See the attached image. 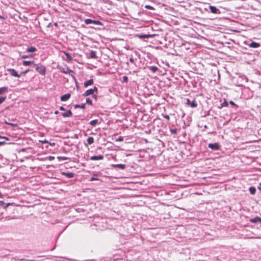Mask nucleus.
<instances>
[{"mask_svg": "<svg viewBox=\"0 0 261 261\" xmlns=\"http://www.w3.org/2000/svg\"><path fill=\"white\" fill-rule=\"evenodd\" d=\"M33 67L35 68V70L42 75H45L46 71L45 66L41 63L34 64Z\"/></svg>", "mask_w": 261, "mask_h": 261, "instance_id": "nucleus-1", "label": "nucleus"}, {"mask_svg": "<svg viewBox=\"0 0 261 261\" xmlns=\"http://www.w3.org/2000/svg\"><path fill=\"white\" fill-rule=\"evenodd\" d=\"M59 69L62 73L65 74H69L74 80H76L75 77L73 75V74L74 73V72L73 70L69 69L68 67L66 68H64L63 67H59Z\"/></svg>", "mask_w": 261, "mask_h": 261, "instance_id": "nucleus-2", "label": "nucleus"}, {"mask_svg": "<svg viewBox=\"0 0 261 261\" xmlns=\"http://www.w3.org/2000/svg\"><path fill=\"white\" fill-rule=\"evenodd\" d=\"M86 24H94V25H102V23L99 20H92L91 19H86L84 21Z\"/></svg>", "mask_w": 261, "mask_h": 261, "instance_id": "nucleus-3", "label": "nucleus"}, {"mask_svg": "<svg viewBox=\"0 0 261 261\" xmlns=\"http://www.w3.org/2000/svg\"><path fill=\"white\" fill-rule=\"evenodd\" d=\"M208 148H211L213 150H219L221 149V146L218 143H210L208 145Z\"/></svg>", "mask_w": 261, "mask_h": 261, "instance_id": "nucleus-4", "label": "nucleus"}, {"mask_svg": "<svg viewBox=\"0 0 261 261\" xmlns=\"http://www.w3.org/2000/svg\"><path fill=\"white\" fill-rule=\"evenodd\" d=\"M209 9L210 12L213 14H220L221 13L220 10L215 6H209Z\"/></svg>", "mask_w": 261, "mask_h": 261, "instance_id": "nucleus-5", "label": "nucleus"}, {"mask_svg": "<svg viewBox=\"0 0 261 261\" xmlns=\"http://www.w3.org/2000/svg\"><path fill=\"white\" fill-rule=\"evenodd\" d=\"M8 71L9 72V73L15 77H19L21 76V74H18L17 72L14 69H8Z\"/></svg>", "mask_w": 261, "mask_h": 261, "instance_id": "nucleus-6", "label": "nucleus"}, {"mask_svg": "<svg viewBox=\"0 0 261 261\" xmlns=\"http://www.w3.org/2000/svg\"><path fill=\"white\" fill-rule=\"evenodd\" d=\"M186 103L189 106H190L192 108H196L197 106V104L196 103L195 100H193L192 101H191V100L188 98L187 99Z\"/></svg>", "mask_w": 261, "mask_h": 261, "instance_id": "nucleus-7", "label": "nucleus"}, {"mask_svg": "<svg viewBox=\"0 0 261 261\" xmlns=\"http://www.w3.org/2000/svg\"><path fill=\"white\" fill-rule=\"evenodd\" d=\"M62 174L69 178H73L75 176V174L72 172H62Z\"/></svg>", "mask_w": 261, "mask_h": 261, "instance_id": "nucleus-8", "label": "nucleus"}, {"mask_svg": "<svg viewBox=\"0 0 261 261\" xmlns=\"http://www.w3.org/2000/svg\"><path fill=\"white\" fill-rule=\"evenodd\" d=\"M71 96V94L69 93L62 95L61 97V100L62 101H66L68 100Z\"/></svg>", "mask_w": 261, "mask_h": 261, "instance_id": "nucleus-9", "label": "nucleus"}, {"mask_svg": "<svg viewBox=\"0 0 261 261\" xmlns=\"http://www.w3.org/2000/svg\"><path fill=\"white\" fill-rule=\"evenodd\" d=\"M248 46L251 48H258L260 46V44L259 43L255 42H252L248 44Z\"/></svg>", "mask_w": 261, "mask_h": 261, "instance_id": "nucleus-10", "label": "nucleus"}, {"mask_svg": "<svg viewBox=\"0 0 261 261\" xmlns=\"http://www.w3.org/2000/svg\"><path fill=\"white\" fill-rule=\"evenodd\" d=\"M103 159V155H93L90 157V160L92 161L95 160H101Z\"/></svg>", "mask_w": 261, "mask_h": 261, "instance_id": "nucleus-11", "label": "nucleus"}, {"mask_svg": "<svg viewBox=\"0 0 261 261\" xmlns=\"http://www.w3.org/2000/svg\"><path fill=\"white\" fill-rule=\"evenodd\" d=\"M63 117H70L72 116V113L70 110H68L66 112L62 113Z\"/></svg>", "mask_w": 261, "mask_h": 261, "instance_id": "nucleus-12", "label": "nucleus"}, {"mask_svg": "<svg viewBox=\"0 0 261 261\" xmlns=\"http://www.w3.org/2000/svg\"><path fill=\"white\" fill-rule=\"evenodd\" d=\"M89 57L90 58H92V59H97L98 57L96 56V51L92 50H90V51L89 53Z\"/></svg>", "mask_w": 261, "mask_h": 261, "instance_id": "nucleus-13", "label": "nucleus"}, {"mask_svg": "<svg viewBox=\"0 0 261 261\" xmlns=\"http://www.w3.org/2000/svg\"><path fill=\"white\" fill-rule=\"evenodd\" d=\"M112 167L114 168H118L121 169H124L126 168V165L125 164H113Z\"/></svg>", "mask_w": 261, "mask_h": 261, "instance_id": "nucleus-14", "label": "nucleus"}, {"mask_svg": "<svg viewBox=\"0 0 261 261\" xmlns=\"http://www.w3.org/2000/svg\"><path fill=\"white\" fill-rule=\"evenodd\" d=\"M93 80L92 79H90L86 82H84V87H88L89 86H90L91 85H92L93 84Z\"/></svg>", "mask_w": 261, "mask_h": 261, "instance_id": "nucleus-15", "label": "nucleus"}, {"mask_svg": "<svg viewBox=\"0 0 261 261\" xmlns=\"http://www.w3.org/2000/svg\"><path fill=\"white\" fill-rule=\"evenodd\" d=\"M93 94V93L92 89H89L86 90L85 92V93L83 94V96H89L90 95H92Z\"/></svg>", "mask_w": 261, "mask_h": 261, "instance_id": "nucleus-16", "label": "nucleus"}, {"mask_svg": "<svg viewBox=\"0 0 261 261\" xmlns=\"http://www.w3.org/2000/svg\"><path fill=\"white\" fill-rule=\"evenodd\" d=\"M137 37H138L140 39H145V38H148L150 37V35H145V34H137L136 35Z\"/></svg>", "mask_w": 261, "mask_h": 261, "instance_id": "nucleus-17", "label": "nucleus"}, {"mask_svg": "<svg viewBox=\"0 0 261 261\" xmlns=\"http://www.w3.org/2000/svg\"><path fill=\"white\" fill-rule=\"evenodd\" d=\"M147 68L153 73H155L158 70V68L155 66H147Z\"/></svg>", "mask_w": 261, "mask_h": 261, "instance_id": "nucleus-18", "label": "nucleus"}, {"mask_svg": "<svg viewBox=\"0 0 261 261\" xmlns=\"http://www.w3.org/2000/svg\"><path fill=\"white\" fill-rule=\"evenodd\" d=\"M250 222L251 223H257V222H258L261 221V218H259L258 217H254V218H252L251 219H250Z\"/></svg>", "mask_w": 261, "mask_h": 261, "instance_id": "nucleus-19", "label": "nucleus"}, {"mask_svg": "<svg viewBox=\"0 0 261 261\" xmlns=\"http://www.w3.org/2000/svg\"><path fill=\"white\" fill-rule=\"evenodd\" d=\"M22 64L24 66H29V65H30L31 64H33L34 65V61H23V62H22Z\"/></svg>", "mask_w": 261, "mask_h": 261, "instance_id": "nucleus-20", "label": "nucleus"}, {"mask_svg": "<svg viewBox=\"0 0 261 261\" xmlns=\"http://www.w3.org/2000/svg\"><path fill=\"white\" fill-rule=\"evenodd\" d=\"M8 92V87H3L0 88V95Z\"/></svg>", "mask_w": 261, "mask_h": 261, "instance_id": "nucleus-21", "label": "nucleus"}, {"mask_svg": "<svg viewBox=\"0 0 261 261\" xmlns=\"http://www.w3.org/2000/svg\"><path fill=\"white\" fill-rule=\"evenodd\" d=\"M249 190L251 195H254L256 192V188L254 187H250Z\"/></svg>", "mask_w": 261, "mask_h": 261, "instance_id": "nucleus-22", "label": "nucleus"}, {"mask_svg": "<svg viewBox=\"0 0 261 261\" xmlns=\"http://www.w3.org/2000/svg\"><path fill=\"white\" fill-rule=\"evenodd\" d=\"M36 50V48L35 47L31 46L30 47L27 48V51L29 53H33Z\"/></svg>", "mask_w": 261, "mask_h": 261, "instance_id": "nucleus-23", "label": "nucleus"}, {"mask_svg": "<svg viewBox=\"0 0 261 261\" xmlns=\"http://www.w3.org/2000/svg\"><path fill=\"white\" fill-rule=\"evenodd\" d=\"M87 143L89 145H91L94 142V138L92 137H89L87 139Z\"/></svg>", "mask_w": 261, "mask_h": 261, "instance_id": "nucleus-24", "label": "nucleus"}, {"mask_svg": "<svg viewBox=\"0 0 261 261\" xmlns=\"http://www.w3.org/2000/svg\"><path fill=\"white\" fill-rule=\"evenodd\" d=\"M64 54L66 57L68 61H71L72 60V57L68 53L64 52Z\"/></svg>", "mask_w": 261, "mask_h": 261, "instance_id": "nucleus-25", "label": "nucleus"}, {"mask_svg": "<svg viewBox=\"0 0 261 261\" xmlns=\"http://www.w3.org/2000/svg\"><path fill=\"white\" fill-rule=\"evenodd\" d=\"M85 107H86V104L85 103H83V104H82V105H75L74 106V108H81V109H84L85 108Z\"/></svg>", "mask_w": 261, "mask_h": 261, "instance_id": "nucleus-26", "label": "nucleus"}, {"mask_svg": "<svg viewBox=\"0 0 261 261\" xmlns=\"http://www.w3.org/2000/svg\"><path fill=\"white\" fill-rule=\"evenodd\" d=\"M98 123V120L97 119H94L90 122V124L92 126H95Z\"/></svg>", "mask_w": 261, "mask_h": 261, "instance_id": "nucleus-27", "label": "nucleus"}, {"mask_svg": "<svg viewBox=\"0 0 261 261\" xmlns=\"http://www.w3.org/2000/svg\"><path fill=\"white\" fill-rule=\"evenodd\" d=\"M86 103L90 105V106H92V101L91 99H90L89 98H87L86 99Z\"/></svg>", "mask_w": 261, "mask_h": 261, "instance_id": "nucleus-28", "label": "nucleus"}, {"mask_svg": "<svg viewBox=\"0 0 261 261\" xmlns=\"http://www.w3.org/2000/svg\"><path fill=\"white\" fill-rule=\"evenodd\" d=\"M58 159H59V160L61 161V160H67L69 159L67 157H66V156H58Z\"/></svg>", "mask_w": 261, "mask_h": 261, "instance_id": "nucleus-29", "label": "nucleus"}, {"mask_svg": "<svg viewBox=\"0 0 261 261\" xmlns=\"http://www.w3.org/2000/svg\"><path fill=\"white\" fill-rule=\"evenodd\" d=\"M228 103L226 100H224V101L221 104V107H227L228 106Z\"/></svg>", "mask_w": 261, "mask_h": 261, "instance_id": "nucleus-30", "label": "nucleus"}, {"mask_svg": "<svg viewBox=\"0 0 261 261\" xmlns=\"http://www.w3.org/2000/svg\"><path fill=\"white\" fill-rule=\"evenodd\" d=\"M30 71H31L30 69H27L26 70L24 71H22L21 72V73H20V74H21V75H25L28 72H29Z\"/></svg>", "mask_w": 261, "mask_h": 261, "instance_id": "nucleus-31", "label": "nucleus"}, {"mask_svg": "<svg viewBox=\"0 0 261 261\" xmlns=\"http://www.w3.org/2000/svg\"><path fill=\"white\" fill-rule=\"evenodd\" d=\"M170 132L172 134H177V129L176 128H174V129H172V128H171L170 129Z\"/></svg>", "mask_w": 261, "mask_h": 261, "instance_id": "nucleus-32", "label": "nucleus"}, {"mask_svg": "<svg viewBox=\"0 0 261 261\" xmlns=\"http://www.w3.org/2000/svg\"><path fill=\"white\" fill-rule=\"evenodd\" d=\"M6 99V96L0 97V105Z\"/></svg>", "mask_w": 261, "mask_h": 261, "instance_id": "nucleus-33", "label": "nucleus"}, {"mask_svg": "<svg viewBox=\"0 0 261 261\" xmlns=\"http://www.w3.org/2000/svg\"><path fill=\"white\" fill-rule=\"evenodd\" d=\"M145 8L146 9H149V10H154V8L152 6H151L150 5H145Z\"/></svg>", "mask_w": 261, "mask_h": 261, "instance_id": "nucleus-34", "label": "nucleus"}, {"mask_svg": "<svg viewBox=\"0 0 261 261\" xmlns=\"http://www.w3.org/2000/svg\"><path fill=\"white\" fill-rule=\"evenodd\" d=\"M162 116L165 118H166L167 120H170V117L169 115L166 114H162Z\"/></svg>", "mask_w": 261, "mask_h": 261, "instance_id": "nucleus-35", "label": "nucleus"}, {"mask_svg": "<svg viewBox=\"0 0 261 261\" xmlns=\"http://www.w3.org/2000/svg\"><path fill=\"white\" fill-rule=\"evenodd\" d=\"M128 82V77L126 76H123V82L127 83Z\"/></svg>", "mask_w": 261, "mask_h": 261, "instance_id": "nucleus-36", "label": "nucleus"}, {"mask_svg": "<svg viewBox=\"0 0 261 261\" xmlns=\"http://www.w3.org/2000/svg\"><path fill=\"white\" fill-rule=\"evenodd\" d=\"M12 143H9L8 144H12ZM8 143H7L5 141H0V146H2V145H6V144H7Z\"/></svg>", "mask_w": 261, "mask_h": 261, "instance_id": "nucleus-37", "label": "nucleus"}, {"mask_svg": "<svg viewBox=\"0 0 261 261\" xmlns=\"http://www.w3.org/2000/svg\"><path fill=\"white\" fill-rule=\"evenodd\" d=\"M92 91H93V93H94V92H95L96 93H97L98 89H97V88L96 86L94 87L93 88H92Z\"/></svg>", "mask_w": 261, "mask_h": 261, "instance_id": "nucleus-38", "label": "nucleus"}, {"mask_svg": "<svg viewBox=\"0 0 261 261\" xmlns=\"http://www.w3.org/2000/svg\"><path fill=\"white\" fill-rule=\"evenodd\" d=\"M98 178H96V177H95L94 176H93L91 178H90V181H94V180H98Z\"/></svg>", "mask_w": 261, "mask_h": 261, "instance_id": "nucleus-39", "label": "nucleus"}, {"mask_svg": "<svg viewBox=\"0 0 261 261\" xmlns=\"http://www.w3.org/2000/svg\"><path fill=\"white\" fill-rule=\"evenodd\" d=\"M123 141V138L122 137H119L117 139V141Z\"/></svg>", "mask_w": 261, "mask_h": 261, "instance_id": "nucleus-40", "label": "nucleus"}, {"mask_svg": "<svg viewBox=\"0 0 261 261\" xmlns=\"http://www.w3.org/2000/svg\"><path fill=\"white\" fill-rule=\"evenodd\" d=\"M40 142L43 144L48 143V142L46 140H40Z\"/></svg>", "mask_w": 261, "mask_h": 261, "instance_id": "nucleus-41", "label": "nucleus"}, {"mask_svg": "<svg viewBox=\"0 0 261 261\" xmlns=\"http://www.w3.org/2000/svg\"><path fill=\"white\" fill-rule=\"evenodd\" d=\"M2 139H5L7 141H9L10 140L8 137H6V136H2Z\"/></svg>", "mask_w": 261, "mask_h": 261, "instance_id": "nucleus-42", "label": "nucleus"}, {"mask_svg": "<svg viewBox=\"0 0 261 261\" xmlns=\"http://www.w3.org/2000/svg\"><path fill=\"white\" fill-rule=\"evenodd\" d=\"M93 98L95 100H97V95L96 94H93V96H92Z\"/></svg>", "mask_w": 261, "mask_h": 261, "instance_id": "nucleus-43", "label": "nucleus"}, {"mask_svg": "<svg viewBox=\"0 0 261 261\" xmlns=\"http://www.w3.org/2000/svg\"><path fill=\"white\" fill-rule=\"evenodd\" d=\"M229 103L232 106H236V105L235 104V103L233 101H231V100L230 101Z\"/></svg>", "mask_w": 261, "mask_h": 261, "instance_id": "nucleus-44", "label": "nucleus"}, {"mask_svg": "<svg viewBox=\"0 0 261 261\" xmlns=\"http://www.w3.org/2000/svg\"><path fill=\"white\" fill-rule=\"evenodd\" d=\"M129 62H131L132 63H134L135 62V60L133 58H130L129 59Z\"/></svg>", "mask_w": 261, "mask_h": 261, "instance_id": "nucleus-45", "label": "nucleus"}, {"mask_svg": "<svg viewBox=\"0 0 261 261\" xmlns=\"http://www.w3.org/2000/svg\"><path fill=\"white\" fill-rule=\"evenodd\" d=\"M29 57V56H27V55H23L21 58L22 59H26V58H28Z\"/></svg>", "mask_w": 261, "mask_h": 261, "instance_id": "nucleus-46", "label": "nucleus"}, {"mask_svg": "<svg viewBox=\"0 0 261 261\" xmlns=\"http://www.w3.org/2000/svg\"><path fill=\"white\" fill-rule=\"evenodd\" d=\"M5 205V203L3 201H0V206H3Z\"/></svg>", "mask_w": 261, "mask_h": 261, "instance_id": "nucleus-47", "label": "nucleus"}, {"mask_svg": "<svg viewBox=\"0 0 261 261\" xmlns=\"http://www.w3.org/2000/svg\"><path fill=\"white\" fill-rule=\"evenodd\" d=\"M60 110H61V111H65V109L63 106H61V107H60Z\"/></svg>", "mask_w": 261, "mask_h": 261, "instance_id": "nucleus-48", "label": "nucleus"}, {"mask_svg": "<svg viewBox=\"0 0 261 261\" xmlns=\"http://www.w3.org/2000/svg\"><path fill=\"white\" fill-rule=\"evenodd\" d=\"M48 144H49L50 145L52 146H55V143L54 142H53V143H49V142H48Z\"/></svg>", "mask_w": 261, "mask_h": 261, "instance_id": "nucleus-49", "label": "nucleus"}, {"mask_svg": "<svg viewBox=\"0 0 261 261\" xmlns=\"http://www.w3.org/2000/svg\"><path fill=\"white\" fill-rule=\"evenodd\" d=\"M258 189L261 191V182L259 183V186H258Z\"/></svg>", "mask_w": 261, "mask_h": 261, "instance_id": "nucleus-50", "label": "nucleus"}, {"mask_svg": "<svg viewBox=\"0 0 261 261\" xmlns=\"http://www.w3.org/2000/svg\"><path fill=\"white\" fill-rule=\"evenodd\" d=\"M51 25V23H49L47 24V28H49Z\"/></svg>", "mask_w": 261, "mask_h": 261, "instance_id": "nucleus-51", "label": "nucleus"}, {"mask_svg": "<svg viewBox=\"0 0 261 261\" xmlns=\"http://www.w3.org/2000/svg\"><path fill=\"white\" fill-rule=\"evenodd\" d=\"M0 18H1L2 19H4L5 17L4 16H2L0 15Z\"/></svg>", "mask_w": 261, "mask_h": 261, "instance_id": "nucleus-52", "label": "nucleus"}, {"mask_svg": "<svg viewBox=\"0 0 261 261\" xmlns=\"http://www.w3.org/2000/svg\"><path fill=\"white\" fill-rule=\"evenodd\" d=\"M10 203H8L7 205L5 206V207H7L8 205H10Z\"/></svg>", "mask_w": 261, "mask_h": 261, "instance_id": "nucleus-53", "label": "nucleus"}, {"mask_svg": "<svg viewBox=\"0 0 261 261\" xmlns=\"http://www.w3.org/2000/svg\"><path fill=\"white\" fill-rule=\"evenodd\" d=\"M58 113H59V112H58V111H56V112H55V114H58Z\"/></svg>", "mask_w": 261, "mask_h": 261, "instance_id": "nucleus-54", "label": "nucleus"}, {"mask_svg": "<svg viewBox=\"0 0 261 261\" xmlns=\"http://www.w3.org/2000/svg\"><path fill=\"white\" fill-rule=\"evenodd\" d=\"M49 158H50V159H52L54 158V157H52V156H50Z\"/></svg>", "mask_w": 261, "mask_h": 261, "instance_id": "nucleus-55", "label": "nucleus"}, {"mask_svg": "<svg viewBox=\"0 0 261 261\" xmlns=\"http://www.w3.org/2000/svg\"><path fill=\"white\" fill-rule=\"evenodd\" d=\"M49 158H50V159H52L54 158V157H52V156H50Z\"/></svg>", "mask_w": 261, "mask_h": 261, "instance_id": "nucleus-56", "label": "nucleus"}, {"mask_svg": "<svg viewBox=\"0 0 261 261\" xmlns=\"http://www.w3.org/2000/svg\"><path fill=\"white\" fill-rule=\"evenodd\" d=\"M204 127L205 128H207V126H206V125H205V126H204Z\"/></svg>", "mask_w": 261, "mask_h": 261, "instance_id": "nucleus-57", "label": "nucleus"}, {"mask_svg": "<svg viewBox=\"0 0 261 261\" xmlns=\"http://www.w3.org/2000/svg\"><path fill=\"white\" fill-rule=\"evenodd\" d=\"M54 24H55V25H57V23H55Z\"/></svg>", "mask_w": 261, "mask_h": 261, "instance_id": "nucleus-58", "label": "nucleus"}, {"mask_svg": "<svg viewBox=\"0 0 261 261\" xmlns=\"http://www.w3.org/2000/svg\"><path fill=\"white\" fill-rule=\"evenodd\" d=\"M0 139H2V136L0 135Z\"/></svg>", "mask_w": 261, "mask_h": 261, "instance_id": "nucleus-59", "label": "nucleus"}]
</instances>
